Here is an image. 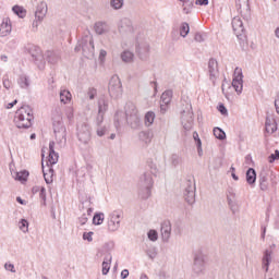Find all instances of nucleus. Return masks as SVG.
I'll use <instances>...</instances> for the list:
<instances>
[{
  "label": "nucleus",
  "mask_w": 279,
  "mask_h": 279,
  "mask_svg": "<svg viewBox=\"0 0 279 279\" xmlns=\"http://www.w3.org/2000/svg\"><path fill=\"white\" fill-rule=\"evenodd\" d=\"M32 121H34L32 108L24 106L17 109L14 117V123L19 130H27V128H32Z\"/></svg>",
  "instance_id": "1"
},
{
  "label": "nucleus",
  "mask_w": 279,
  "mask_h": 279,
  "mask_svg": "<svg viewBox=\"0 0 279 279\" xmlns=\"http://www.w3.org/2000/svg\"><path fill=\"white\" fill-rule=\"evenodd\" d=\"M126 123L132 128V130H138L141 128V114H138V109L133 102H128L124 107Z\"/></svg>",
  "instance_id": "2"
},
{
  "label": "nucleus",
  "mask_w": 279,
  "mask_h": 279,
  "mask_svg": "<svg viewBox=\"0 0 279 279\" xmlns=\"http://www.w3.org/2000/svg\"><path fill=\"white\" fill-rule=\"evenodd\" d=\"M81 49L85 58L95 57V43L93 40V35H85L82 40L78 41V45L75 47V51H80Z\"/></svg>",
  "instance_id": "3"
},
{
  "label": "nucleus",
  "mask_w": 279,
  "mask_h": 279,
  "mask_svg": "<svg viewBox=\"0 0 279 279\" xmlns=\"http://www.w3.org/2000/svg\"><path fill=\"white\" fill-rule=\"evenodd\" d=\"M123 221V210L116 209L107 216V230L108 232H118Z\"/></svg>",
  "instance_id": "4"
},
{
  "label": "nucleus",
  "mask_w": 279,
  "mask_h": 279,
  "mask_svg": "<svg viewBox=\"0 0 279 279\" xmlns=\"http://www.w3.org/2000/svg\"><path fill=\"white\" fill-rule=\"evenodd\" d=\"M138 184L142 199H149V197H151V186H154V179H151V174L147 172L142 174Z\"/></svg>",
  "instance_id": "5"
},
{
  "label": "nucleus",
  "mask_w": 279,
  "mask_h": 279,
  "mask_svg": "<svg viewBox=\"0 0 279 279\" xmlns=\"http://www.w3.org/2000/svg\"><path fill=\"white\" fill-rule=\"evenodd\" d=\"M192 274L194 276H204L206 274V256L204 254L197 253L194 255Z\"/></svg>",
  "instance_id": "6"
},
{
  "label": "nucleus",
  "mask_w": 279,
  "mask_h": 279,
  "mask_svg": "<svg viewBox=\"0 0 279 279\" xmlns=\"http://www.w3.org/2000/svg\"><path fill=\"white\" fill-rule=\"evenodd\" d=\"M109 95L112 99H119L123 95V87L121 85V78L119 76H112L109 82Z\"/></svg>",
  "instance_id": "7"
},
{
  "label": "nucleus",
  "mask_w": 279,
  "mask_h": 279,
  "mask_svg": "<svg viewBox=\"0 0 279 279\" xmlns=\"http://www.w3.org/2000/svg\"><path fill=\"white\" fill-rule=\"evenodd\" d=\"M49 8L46 1H40L35 11V21L33 22V27H38L43 21H45V16H47V12Z\"/></svg>",
  "instance_id": "8"
},
{
  "label": "nucleus",
  "mask_w": 279,
  "mask_h": 279,
  "mask_svg": "<svg viewBox=\"0 0 279 279\" xmlns=\"http://www.w3.org/2000/svg\"><path fill=\"white\" fill-rule=\"evenodd\" d=\"M76 135L82 145H88L92 138L90 126L86 123L78 125Z\"/></svg>",
  "instance_id": "9"
},
{
  "label": "nucleus",
  "mask_w": 279,
  "mask_h": 279,
  "mask_svg": "<svg viewBox=\"0 0 279 279\" xmlns=\"http://www.w3.org/2000/svg\"><path fill=\"white\" fill-rule=\"evenodd\" d=\"M232 87L238 95L243 93V70L241 68H235L233 72Z\"/></svg>",
  "instance_id": "10"
},
{
  "label": "nucleus",
  "mask_w": 279,
  "mask_h": 279,
  "mask_svg": "<svg viewBox=\"0 0 279 279\" xmlns=\"http://www.w3.org/2000/svg\"><path fill=\"white\" fill-rule=\"evenodd\" d=\"M207 73L209 75V80L215 86L217 80H219V62L216 59H209L207 65Z\"/></svg>",
  "instance_id": "11"
},
{
  "label": "nucleus",
  "mask_w": 279,
  "mask_h": 279,
  "mask_svg": "<svg viewBox=\"0 0 279 279\" xmlns=\"http://www.w3.org/2000/svg\"><path fill=\"white\" fill-rule=\"evenodd\" d=\"M28 53L32 56L33 61L39 66V69H45V57L43 56V50L36 46H31L28 48Z\"/></svg>",
  "instance_id": "12"
},
{
  "label": "nucleus",
  "mask_w": 279,
  "mask_h": 279,
  "mask_svg": "<svg viewBox=\"0 0 279 279\" xmlns=\"http://www.w3.org/2000/svg\"><path fill=\"white\" fill-rule=\"evenodd\" d=\"M183 197L185 202L190 205L195 204V183L192 181H186L185 189L183 192Z\"/></svg>",
  "instance_id": "13"
},
{
  "label": "nucleus",
  "mask_w": 279,
  "mask_h": 279,
  "mask_svg": "<svg viewBox=\"0 0 279 279\" xmlns=\"http://www.w3.org/2000/svg\"><path fill=\"white\" fill-rule=\"evenodd\" d=\"M54 136L58 143H66V128L62 122L54 124Z\"/></svg>",
  "instance_id": "14"
},
{
  "label": "nucleus",
  "mask_w": 279,
  "mask_h": 279,
  "mask_svg": "<svg viewBox=\"0 0 279 279\" xmlns=\"http://www.w3.org/2000/svg\"><path fill=\"white\" fill-rule=\"evenodd\" d=\"M182 125L186 132H191L193 130V113L191 112L190 109L187 111L182 112Z\"/></svg>",
  "instance_id": "15"
},
{
  "label": "nucleus",
  "mask_w": 279,
  "mask_h": 279,
  "mask_svg": "<svg viewBox=\"0 0 279 279\" xmlns=\"http://www.w3.org/2000/svg\"><path fill=\"white\" fill-rule=\"evenodd\" d=\"M59 158H60V155L56 153V142H50L47 167H52V165H58Z\"/></svg>",
  "instance_id": "16"
},
{
  "label": "nucleus",
  "mask_w": 279,
  "mask_h": 279,
  "mask_svg": "<svg viewBox=\"0 0 279 279\" xmlns=\"http://www.w3.org/2000/svg\"><path fill=\"white\" fill-rule=\"evenodd\" d=\"M232 28L238 38H241L243 36V33L245 32V26H243V20L241 17L235 16L232 20Z\"/></svg>",
  "instance_id": "17"
},
{
  "label": "nucleus",
  "mask_w": 279,
  "mask_h": 279,
  "mask_svg": "<svg viewBox=\"0 0 279 279\" xmlns=\"http://www.w3.org/2000/svg\"><path fill=\"white\" fill-rule=\"evenodd\" d=\"M12 34V22L10 19H4L0 25V38H5Z\"/></svg>",
  "instance_id": "18"
},
{
  "label": "nucleus",
  "mask_w": 279,
  "mask_h": 279,
  "mask_svg": "<svg viewBox=\"0 0 279 279\" xmlns=\"http://www.w3.org/2000/svg\"><path fill=\"white\" fill-rule=\"evenodd\" d=\"M161 239L163 243H169V239H171V222L163 221L161 223Z\"/></svg>",
  "instance_id": "19"
},
{
  "label": "nucleus",
  "mask_w": 279,
  "mask_h": 279,
  "mask_svg": "<svg viewBox=\"0 0 279 279\" xmlns=\"http://www.w3.org/2000/svg\"><path fill=\"white\" fill-rule=\"evenodd\" d=\"M104 116H98L96 119V134L97 136H106V132H108V125H102Z\"/></svg>",
  "instance_id": "20"
},
{
  "label": "nucleus",
  "mask_w": 279,
  "mask_h": 279,
  "mask_svg": "<svg viewBox=\"0 0 279 279\" xmlns=\"http://www.w3.org/2000/svg\"><path fill=\"white\" fill-rule=\"evenodd\" d=\"M265 130H266V134L270 136V134H274L275 132L278 131V123H276V121L271 118H266Z\"/></svg>",
  "instance_id": "21"
},
{
  "label": "nucleus",
  "mask_w": 279,
  "mask_h": 279,
  "mask_svg": "<svg viewBox=\"0 0 279 279\" xmlns=\"http://www.w3.org/2000/svg\"><path fill=\"white\" fill-rule=\"evenodd\" d=\"M119 32L121 34H128L132 32V21L129 19H122L119 23Z\"/></svg>",
  "instance_id": "22"
},
{
  "label": "nucleus",
  "mask_w": 279,
  "mask_h": 279,
  "mask_svg": "<svg viewBox=\"0 0 279 279\" xmlns=\"http://www.w3.org/2000/svg\"><path fill=\"white\" fill-rule=\"evenodd\" d=\"M12 178H14V180H16L17 182L24 184V182H27V178H29V172L27 170L14 172L12 173Z\"/></svg>",
  "instance_id": "23"
},
{
  "label": "nucleus",
  "mask_w": 279,
  "mask_h": 279,
  "mask_svg": "<svg viewBox=\"0 0 279 279\" xmlns=\"http://www.w3.org/2000/svg\"><path fill=\"white\" fill-rule=\"evenodd\" d=\"M151 133L149 131H142L138 133V141L144 145H149L151 143Z\"/></svg>",
  "instance_id": "24"
},
{
  "label": "nucleus",
  "mask_w": 279,
  "mask_h": 279,
  "mask_svg": "<svg viewBox=\"0 0 279 279\" xmlns=\"http://www.w3.org/2000/svg\"><path fill=\"white\" fill-rule=\"evenodd\" d=\"M263 269L269 271V265H271V251L266 250L262 259Z\"/></svg>",
  "instance_id": "25"
},
{
  "label": "nucleus",
  "mask_w": 279,
  "mask_h": 279,
  "mask_svg": "<svg viewBox=\"0 0 279 279\" xmlns=\"http://www.w3.org/2000/svg\"><path fill=\"white\" fill-rule=\"evenodd\" d=\"M94 29H95L96 34L101 36L104 34H108L110 28L108 27V24H106L104 22H97L94 26Z\"/></svg>",
  "instance_id": "26"
},
{
  "label": "nucleus",
  "mask_w": 279,
  "mask_h": 279,
  "mask_svg": "<svg viewBox=\"0 0 279 279\" xmlns=\"http://www.w3.org/2000/svg\"><path fill=\"white\" fill-rule=\"evenodd\" d=\"M137 53L142 60H147L149 53V46L147 44H142L137 46Z\"/></svg>",
  "instance_id": "27"
},
{
  "label": "nucleus",
  "mask_w": 279,
  "mask_h": 279,
  "mask_svg": "<svg viewBox=\"0 0 279 279\" xmlns=\"http://www.w3.org/2000/svg\"><path fill=\"white\" fill-rule=\"evenodd\" d=\"M59 97H60V102L65 105L70 104L72 99V95H71V92H69V89H61Z\"/></svg>",
  "instance_id": "28"
},
{
  "label": "nucleus",
  "mask_w": 279,
  "mask_h": 279,
  "mask_svg": "<svg viewBox=\"0 0 279 279\" xmlns=\"http://www.w3.org/2000/svg\"><path fill=\"white\" fill-rule=\"evenodd\" d=\"M110 263H112V255L107 254L102 262V276H108V271H110Z\"/></svg>",
  "instance_id": "29"
},
{
  "label": "nucleus",
  "mask_w": 279,
  "mask_h": 279,
  "mask_svg": "<svg viewBox=\"0 0 279 279\" xmlns=\"http://www.w3.org/2000/svg\"><path fill=\"white\" fill-rule=\"evenodd\" d=\"M120 57L122 62H125L126 64L134 62V52L130 50H124L123 52H121Z\"/></svg>",
  "instance_id": "30"
},
{
  "label": "nucleus",
  "mask_w": 279,
  "mask_h": 279,
  "mask_svg": "<svg viewBox=\"0 0 279 279\" xmlns=\"http://www.w3.org/2000/svg\"><path fill=\"white\" fill-rule=\"evenodd\" d=\"M154 121H156V113L154 111L146 112L144 117L146 128H151V125H154Z\"/></svg>",
  "instance_id": "31"
},
{
  "label": "nucleus",
  "mask_w": 279,
  "mask_h": 279,
  "mask_svg": "<svg viewBox=\"0 0 279 279\" xmlns=\"http://www.w3.org/2000/svg\"><path fill=\"white\" fill-rule=\"evenodd\" d=\"M43 173L46 184L53 182V168H48V172L45 170V163H43Z\"/></svg>",
  "instance_id": "32"
},
{
  "label": "nucleus",
  "mask_w": 279,
  "mask_h": 279,
  "mask_svg": "<svg viewBox=\"0 0 279 279\" xmlns=\"http://www.w3.org/2000/svg\"><path fill=\"white\" fill-rule=\"evenodd\" d=\"M46 59L48 60L49 64H58V62H60V54L53 51H47Z\"/></svg>",
  "instance_id": "33"
},
{
  "label": "nucleus",
  "mask_w": 279,
  "mask_h": 279,
  "mask_svg": "<svg viewBox=\"0 0 279 279\" xmlns=\"http://www.w3.org/2000/svg\"><path fill=\"white\" fill-rule=\"evenodd\" d=\"M108 110V101L106 99L100 98L98 100V117H102L106 114V111Z\"/></svg>",
  "instance_id": "34"
},
{
  "label": "nucleus",
  "mask_w": 279,
  "mask_h": 279,
  "mask_svg": "<svg viewBox=\"0 0 279 279\" xmlns=\"http://www.w3.org/2000/svg\"><path fill=\"white\" fill-rule=\"evenodd\" d=\"M246 182L247 184H254L256 182V170L254 168H250L246 171Z\"/></svg>",
  "instance_id": "35"
},
{
  "label": "nucleus",
  "mask_w": 279,
  "mask_h": 279,
  "mask_svg": "<svg viewBox=\"0 0 279 279\" xmlns=\"http://www.w3.org/2000/svg\"><path fill=\"white\" fill-rule=\"evenodd\" d=\"M17 84L22 88H29V77L27 75L22 74L17 78Z\"/></svg>",
  "instance_id": "36"
},
{
  "label": "nucleus",
  "mask_w": 279,
  "mask_h": 279,
  "mask_svg": "<svg viewBox=\"0 0 279 279\" xmlns=\"http://www.w3.org/2000/svg\"><path fill=\"white\" fill-rule=\"evenodd\" d=\"M173 97V92L166 90L161 95V104L169 105L171 104V98Z\"/></svg>",
  "instance_id": "37"
},
{
  "label": "nucleus",
  "mask_w": 279,
  "mask_h": 279,
  "mask_svg": "<svg viewBox=\"0 0 279 279\" xmlns=\"http://www.w3.org/2000/svg\"><path fill=\"white\" fill-rule=\"evenodd\" d=\"M12 10L20 19H25V16H27V11L23 9V7L14 5Z\"/></svg>",
  "instance_id": "38"
},
{
  "label": "nucleus",
  "mask_w": 279,
  "mask_h": 279,
  "mask_svg": "<svg viewBox=\"0 0 279 279\" xmlns=\"http://www.w3.org/2000/svg\"><path fill=\"white\" fill-rule=\"evenodd\" d=\"M104 219H106V216L104 215V213L95 214L93 217L94 226H101V223H104Z\"/></svg>",
  "instance_id": "39"
},
{
  "label": "nucleus",
  "mask_w": 279,
  "mask_h": 279,
  "mask_svg": "<svg viewBox=\"0 0 279 279\" xmlns=\"http://www.w3.org/2000/svg\"><path fill=\"white\" fill-rule=\"evenodd\" d=\"M19 229L24 233L27 234L29 232V222L25 219H21L19 221Z\"/></svg>",
  "instance_id": "40"
},
{
  "label": "nucleus",
  "mask_w": 279,
  "mask_h": 279,
  "mask_svg": "<svg viewBox=\"0 0 279 279\" xmlns=\"http://www.w3.org/2000/svg\"><path fill=\"white\" fill-rule=\"evenodd\" d=\"M190 32H191V27L189 26V23L186 22L182 23L180 27V36H182V38H186Z\"/></svg>",
  "instance_id": "41"
},
{
  "label": "nucleus",
  "mask_w": 279,
  "mask_h": 279,
  "mask_svg": "<svg viewBox=\"0 0 279 279\" xmlns=\"http://www.w3.org/2000/svg\"><path fill=\"white\" fill-rule=\"evenodd\" d=\"M214 136L219 141H225L226 132L219 128H214Z\"/></svg>",
  "instance_id": "42"
},
{
  "label": "nucleus",
  "mask_w": 279,
  "mask_h": 279,
  "mask_svg": "<svg viewBox=\"0 0 279 279\" xmlns=\"http://www.w3.org/2000/svg\"><path fill=\"white\" fill-rule=\"evenodd\" d=\"M123 0H111L110 5L113 10H121L123 8Z\"/></svg>",
  "instance_id": "43"
},
{
  "label": "nucleus",
  "mask_w": 279,
  "mask_h": 279,
  "mask_svg": "<svg viewBox=\"0 0 279 279\" xmlns=\"http://www.w3.org/2000/svg\"><path fill=\"white\" fill-rule=\"evenodd\" d=\"M147 236H148L149 241L156 242V241H158V231L151 229L148 231Z\"/></svg>",
  "instance_id": "44"
},
{
  "label": "nucleus",
  "mask_w": 279,
  "mask_h": 279,
  "mask_svg": "<svg viewBox=\"0 0 279 279\" xmlns=\"http://www.w3.org/2000/svg\"><path fill=\"white\" fill-rule=\"evenodd\" d=\"M259 186L262 191H267V175L259 177Z\"/></svg>",
  "instance_id": "45"
},
{
  "label": "nucleus",
  "mask_w": 279,
  "mask_h": 279,
  "mask_svg": "<svg viewBox=\"0 0 279 279\" xmlns=\"http://www.w3.org/2000/svg\"><path fill=\"white\" fill-rule=\"evenodd\" d=\"M146 254H147L148 258H150V260H154V258H156V256H158V251L156 250V247H153V248L147 250Z\"/></svg>",
  "instance_id": "46"
},
{
  "label": "nucleus",
  "mask_w": 279,
  "mask_h": 279,
  "mask_svg": "<svg viewBox=\"0 0 279 279\" xmlns=\"http://www.w3.org/2000/svg\"><path fill=\"white\" fill-rule=\"evenodd\" d=\"M5 271H11V274H16V268L14 267V264L8 262L4 264Z\"/></svg>",
  "instance_id": "47"
},
{
  "label": "nucleus",
  "mask_w": 279,
  "mask_h": 279,
  "mask_svg": "<svg viewBox=\"0 0 279 279\" xmlns=\"http://www.w3.org/2000/svg\"><path fill=\"white\" fill-rule=\"evenodd\" d=\"M93 234H95L93 231L84 232L83 241H88V243H93Z\"/></svg>",
  "instance_id": "48"
},
{
  "label": "nucleus",
  "mask_w": 279,
  "mask_h": 279,
  "mask_svg": "<svg viewBox=\"0 0 279 279\" xmlns=\"http://www.w3.org/2000/svg\"><path fill=\"white\" fill-rule=\"evenodd\" d=\"M87 97L92 100L95 99V97H97V89H95V87H90L87 90Z\"/></svg>",
  "instance_id": "49"
},
{
  "label": "nucleus",
  "mask_w": 279,
  "mask_h": 279,
  "mask_svg": "<svg viewBox=\"0 0 279 279\" xmlns=\"http://www.w3.org/2000/svg\"><path fill=\"white\" fill-rule=\"evenodd\" d=\"M193 138L196 142L197 149H202V140L199 138V134H197V132L193 133Z\"/></svg>",
  "instance_id": "50"
},
{
  "label": "nucleus",
  "mask_w": 279,
  "mask_h": 279,
  "mask_svg": "<svg viewBox=\"0 0 279 279\" xmlns=\"http://www.w3.org/2000/svg\"><path fill=\"white\" fill-rule=\"evenodd\" d=\"M276 160H279V150H275V154H271L268 157V162H276Z\"/></svg>",
  "instance_id": "51"
},
{
  "label": "nucleus",
  "mask_w": 279,
  "mask_h": 279,
  "mask_svg": "<svg viewBox=\"0 0 279 279\" xmlns=\"http://www.w3.org/2000/svg\"><path fill=\"white\" fill-rule=\"evenodd\" d=\"M121 114H123L122 112H117L116 114V119H114V126L117 128V130H119V128H121Z\"/></svg>",
  "instance_id": "52"
},
{
  "label": "nucleus",
  "mask_w": 279,
  "mask_h": 279,
  "mask_svg": "<svg viewBox=\"0 0 279 279\" xmlns=\"http://www.w3.org/2000/svg\"><path fill=\"white\" fill-rule=\"evenodd\" d=\"M88 216L86 214H83L80 218H78V222L81 226H86V223L88 222Z\"/></svg>",
  "instance_id": "53"
},
{
  "label": "nucleus",
  "mask_w": 279,
  "mask_h": 279,
  "mask_svg": "<svg viewBox=\"0 0 279 279\" xmlns=\"http://www.w3.org/2000/svg\"><path fill=\"white\" fill-rule=\"evenodd\" d=\"M171 163L174 167H178V165H180V157L175 154L171 155Z\"/></svg>",
  "instance_id": "54"
},
{
  "label": "nucleus",
  "mask_w": 279,
  "mask_h": 279,
  "mask_svg": "<svg viewBox=\"0 0 279 279\" xmlns=\"http://www.w3.org/2000/svg\"><path fill=\"white\" fill-rule=\"evenodd\" d=\"M39 197L44 201L47 202V190L45 187L40 189Z\"/></svg>",
  "instance_id": "55"
},
{
  "label": "nucleus",
  "mask_w": 279,
  "mask_h": 279,
  "mask_svg": "<svg viewBox=\"0 0 279 279\" xmlns=\"http://www.w3.org/2000/svg\"><path fill=\"white\" fill-rule=\"evenodd\" d=\"M194 40L196 43H204V36L199 33H196L195 36H194Z\"/></svg>",
  "instance_id": "56"
},
{
  "label": "nucleus",
  "mask_w": 279,
  "mask_h": 279,
  "mask_svg": "<svg viewBox=\"0 0 279 279\" xmlns=\"http://www.w3.org/2000/svg\"><path fill=\"white\" fill-rule=\"evenodd\" d=\"M73 114H74L73 107L68 108V110H66V117H68V119H69L70 121H71V119H73Z\"/></svg>",
  "instance_id": "57"
},
{
  "label": "nucleus",
  "mask_w": 279,
  "mask_h": 279,
  "mask_svg": "<svg viewBox=\"0 0 279 279\" xmlns=\"http://www.w3.org/2000/svg\"><path fill=\"white\" fill-rule=\"evenodd\" d=\"M218 110L222 114H228V109H226V106H223V105H219Z\"/></svg>",
  "instance_id": "58"
},
{
  "label": "nucleus",
  "mask_w": 279,
  "mask_h": 279,
  "mask_svg": "<svg viewBox=\"0 0 279 279\" xmlns=\"http://www.w3.org/2000/svg\"><path fill=\"white\" fill-rule=\"evenodd\" d=\"M231 171V177L233 178V180L238 181L239 177L236 175V173L234 171H236V169H234V167L230 168Z\"/></svg>",
  "instance_id": "59"
},
{
  "label": "nucleus",
  "mask_w": 279,
  "mask_h": 279,
  "mask_svg": "<svg viewBox=\"0 0 279 279\" xmlns=\"http://www.w3.org/2000/svg\"><path fill=\"white\" fill-rule=\"evenodd\" d=\"M196 5H208V0H196Z\"/></svg>",
  "instance_id": "60"
},
{
  "label": "nucleus",
  "mask_w": 279,
  "mask_h": 279,
  "mask_svg": "<svg viewBox=\"0 0 279 279\" xmlns=\"http://www.w3.org/2000/svg\"><path fill=\"white\" fill-rule=\"evenodd\" d=\"M128 276H130V270L124 269V270L121 271V278H122V279L128 278Z\"/></svg>",
  "instance_id": "61"
},
{
  "label": "nucleus",
  "mask_w": 279,
  "mask_h": 279,
  "mask_svg": "<svg viewBox=\"0 0 279 279\" xmlns=\"http://www.w3.org/2000/svg\"><path fill=\"white\" fill-rule=\"evenodd\" d=\"M106 56H108V52L106 50H100V53H99V59L100 60H104V58H106Z\"/></svg>",
  "instance_id": "62"
},
{
  "label": "nucleus",
  "mask_w": 279,
  "mask_h": 279,
  "mask_svg": "<svg viewBox=\"0 0 279 279\" xmlns=\"http://www.w3.org/2000/svg\"><path fill=\"white\" fill-rule=\"evenodd\" d=\"M275 108H276L277 114H279V97L275 99Z\"/></svg>",
  "instance_id": "63"
},
{
  "label": "nucleus",
  "mask_w": 279,
  "mask_h": 279,
  "mask_svg": "<svg viewBox=\"0 0 279 279\" xmlns=\"http://www.w3.org/2000/svg\"><path fill=\"white\" fill-rule=\"evenodd\" d=\"M169 105H165L163 102L160 104V110H161L162 113L167 112V107Z\"/></svg>",
  "instance_id": "64"
}]
</instances>
